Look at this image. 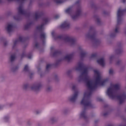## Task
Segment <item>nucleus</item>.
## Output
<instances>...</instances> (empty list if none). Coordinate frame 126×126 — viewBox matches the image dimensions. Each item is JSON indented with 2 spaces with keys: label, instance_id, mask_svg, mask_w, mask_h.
Here are the masks:
<instances>
[{
  "label": "nucleus",
  "instance_id": "6e6552de",
  "mask_svg": "<svg viewBox=\"0 0 126 126\" xmlns=\"http://www.w3.org/2000/svg\"><path fill=\"white\" fill-rule=\"evenodd\" d=\"M14 24L13 23H8L6 24L5 29L7 33H10L12 31H13V29H14Z\"/></svg>",
  "mask_w": 126,
  "mask_h": 126
},
{
  "label": "nucleus",
  "instance_id": "e433bc0d",
  "mask_svg": "<svg viewBox=\"0 0 126 126\" xmlns=\"http://www.w3.org/2000/svg\"><path fill=\"white\" fill-rule=\"evenodd\" d=\"M114 56L112 55L109 58L110 63H112V62H113V60H114Z\"/></svg>",
  "mask_w": 126,
  "mask_h": 126
},
{
  "label": "nucleus",
  "instance_id": "473e14b6",
  "mask_svg": "<svg viewBox=\"0 0 126 126\" xmlns=\"http://www.w3.org/2000/svg\"><path fill=\"white\" fill-rule=\"evenodd\" d=\"M50 69H51V64H48L46 65V71H49Z\"/></svg>",
  "mask_w": 126,
  "mask_h": 126
},
{
  "label": "nucleus",
  "instance_id": "f704fd0d",
  "mask_svg": "<svg viewBox=\"0 0 126 126\" xmlns=\"http://www.w3.org/2000/svg\"><path fill=\"white\" fill-rule=\"evenodd\" d=\"M9 120V116H6L4 117V122H8Z\"/></svg>",
  "mask_w": 126,
  "mask_h": 126
},
{
  "label": "nucleus",
  "instance_id": "052dcab7",
  "mask_svg": "<svg viewBox=\"0 0 126 126\" xmlns=\"http://www.w3.org/2000/svg\"><path fill=\"white\" fill-rule=\"evenodd\" d=\"M56 65H58V62H57Z\"/></svg>",
  "mask_w": 126,
  "mask_h": 126
},
{
  "label": "nucleus",
  "instance_id": "6e6d98bb",
  "mask_svg": "<svg viewBox=\"0 0 126 126\" xmlns=\"http://www.w3.org/2000/svg\"><path fill=\"white\" fill-rule=\"evenodd\" d=\"M122 1L123 3H125V2H126V0H122Z\"/></svg>",
  "mask_w": 126,
  "mask_h": 126
},
{
  "label": "nucleus",
  "instance_id": "f3484780",
  "mask_svg": "<svg viewBox=\"0 0 126 126\" xmlns=\"http://www.w3.org/2000/svg\"><path fill=\"white\" fill-rule=\"evenodd\" d=\"M70 27L69 23L68 22L65 21L64 23H63L61 25V28H62V29H68Z\"/></svg>",
  "mask_w": 126,
  "mask_h": 126
},
{
  "label": "nucleus",
  "instance_id": "1a4fd4ad",
  "mask_svg": "<svg viewBox=\"0 0 126 126\" xmlns=\"http://www.w3.org/2000/svg\"><path fill=\"white\" fill-rule=\"evenodd\" d=\"M78 92L76 91L74 93L70 96L68 98V100L69 102H71L72 103H74L76 102V100H77V97H78Z\"/></svg>",
  "mask_w": 126,
  "mask_h": 126
},
{
  "label": "nucleus",
  "instance_id": "7c9ffc66",
  "mask_svg": "<svg viewBox=\"0 0 126 126\" xmlns=\"http://www.w3.org/2000/svg\"><path fill=\"white\" fill-rule=\"evenodd\" d=\"M110 113H111V110H109L108 112H104L103 114V117H107V116L110 115Z\"/></svg>",
  "mask_w": 126,
  "mask_h": 126
},
{
  "label": "nucleus",
  "instance_id": "9d476101",
  "mask_svg": "<svg viewBox=\"0 0 126 126\" xmlns=\"http://www.w3.org/2000/svg\"><path fill=\"white\" fill-rule=\"evenodd\" d=\"M25 41V38L22 36H20L18 39H16L13 41V44L12 45V49L15 50L16 49V47H17V45L19 42H24Z\"/></svg>",
  "mask_w": 126,
  "mask_h": 126
},
{
  "label": "nucleus",
  "instance_id": "13d9d810",
  "mask_svg": "<svg viewBox=\"0 0 126 126\" xmlns=\"http://www.w3.org/2000/svg\"><path fill=\"white\" fill-rule=\"evenodd\" d=\"M13 105V103H11V104H10V106H12Z\"/></svg>",
  "mask_w": 126,
  "mask_h": 126
},
{
  "label": "nucleus",
  "instance_id": "864d4df0",
  "mask_svg": "<svg viewBox=\"0 0 126 126\" xmlns=\"http://www.w3.org/2000/svg\"><path fill=\"white\" fill-rule=\"evenodd\" d=\"M98 122H99V121H98V120H95V121H94V123H95V124H97V123H98Z\"/></svg>",
  "mask_w": 126,
  "mask_h": 126
},
{
  "label": "nucleus",
  "instance_id": "de8ad7c7",
  "mask_svg": "<svg viewBox=\"0 0 126 126\" xmlns=\"http://www.w3.org/2000/svg\"><path fill=\"white\" fill-rule=\"evenodd\" d=\"M80 3V0H78L76 2V4H79Z\"/></svg>",
  "mask_w": 126,
  "mask_h": 126
},
{
  "label": "nucleus",
  "instance_id": "423d86ee",
  "mask_svg": "<svg viewBox=\"0 0 126 126\" xmlns=\"http://www.w3.org/2000/svg\"><path fill=\"white\" fill-rule=\"evenodd\" d=\"M18 14L13 16V19L16 21H19L22 19V15H27V12L25 10L23 6L20 4L18 9Z\"/></svg>",
  "mask_w": 126,
  "mask_h": 126
},
{
  "label": "nucleus",
  "instance_id": "9b49d317",
  "mask_svg": "<svg viewBox=\"0 0 126 126\" xmlns=\"http://www.w3.org/2000/svg\"><path fill=\"white\" fill-rule=\"evenodd\" d=\"M81 14V7L80 6L78 7L76 11L75 14L72 16V19L73 20H76L80 16Z\"/></svg>",
  "mask_w": 126,
  "mask_h": 126
},
{
  "label": "nucleus",
  "instance_id": "603ef678",
  "mask_svg": "<svg viewBox=\"0 0 126 126\" xmlns=\"http://www.w3.org/2000/svg\"><path fill=\"white\" fill-rule=\"evenodd\" d=\"M108 107V105H107V104H105V105H104V108H107V107Z\"/></svg>",
  "mask_w": 126,
  "mask_h": 126
},
{
  "label": "nucleus",
  "instance_id": "4468645a",
  "mask_svg": "<svg viewBox=\"0 0 126 126\" xmlns=\"http://www.w3.org/2000/svg\"><path fill=\"white\" fill-rule=\"evenodd\" d=\"M60 54L61 52L59 51V50H55L54 47L51 48V55H52L53 57H57V56H58V55Z\"/></svg>",
  "mask_w": 126,
  "mask_h": 126
},
{
  "label": "nucleus",
  "instance_id": "0eeeda50",
  "mask_svg": "<svg viewBox=\"0 0 126 126\" xmlns=\"http://www.w3.org/2000/svg\"><path fill=\"white\" fill-rule=\"evenodd\" d=\"M43 87V84L41 82H36L31 87V89L34 92H39Z\"/></svg>",
  "mask_w": 126,
  "mask_h": 126
},
{
  "label": "nucleus",
  "instance_id": "f257e3e1",
  "mask_svg": "<svg viewBox=\"0 0 126 126\" xmlns=\"http://www.w3.org/2000/svg\"><path fill=\"white\" fill-rule=\"evenodd\" d=\"M75 70L77 71H82V73L77 78V81L79 83L81 82H85L88 89L84 93V97L81 101V104L84 106V109L82 111L80 118H82L85 121L88 120L87 114H86V110L89 108H93V104L91 103V95L93 92L97 88L98 85H105L108 82L109 80L105 79L102 81L100 73L97 70H94V80L92 81L90 80L89 76H88V67H86L83 63L80 62L78 64L74 67Z\"/></svg>",
  "mask_w": 126,
  "mask_h": 126
},
{
  "label": "nucleus",
  "instance_id": "412c9836",
  "mask_svg": "<svg viewBox=\"0 0 126 126\" xmlns=\"http://www.w3.org/2000/svg\"><path fill=\"white\" fill-rule=\"evenodd\" d=\"M45 91L47 93H51L53 91V88L50 85H47L45 88Z\"/></svg>",
  "mask_w": 126,
  "mask_h": 126
},
{
  "label": "nucleus",
  "instance_id": "37998d69",
  "mask_svg": "<svg viewBox=\"0 0 126 126\" xmlns=\"http://www.w3.org/2000/svg\"><path fill=\"white\" fill-rule=\"evenodd\" d=\"M60 18V15H55V16H54V18L55 19H58V18Z\"/></svg>",
  "mask_w": 126,
  "mask_h": 126
},
{
  "label": "nucleus",
  "instance_id": "c9c22d12",
  "mask_svg": "<svg viewBox=\"0 0 126 126\" xmlns=\"http://www.w3.org/2000/svg\"><path fill=\"white\" fill-rule=\"evenodd\" d=\"M97 57V54L94 53L91 56V59H94Z\"/></svg>",
  "mask_w": 126,
  "mask_h": 126
},
{
  "label": "nucleus",
  "instance_id": "a878e982",
  "mask_svg": "<svg viewBox=\"0 0 126 126\" xmlns=\"http://www.w3.org/2000/svg\"><path fill=\"white\" fill-rule=\"evenodd\" d=\"M94 17L95 21L97 22V24H98V25H100L101 21L100 20L99 17H98V16H97V15H95V16H94Z\"/></svg>",
  "mask_w": 126,
  "mask_h": 126
},
{
  "label": "nucleus",
  "instance_id": "20e7f679",
  "mask_svg": "<svg viewBox=\"0 0 126 126\" xmlns=\"http://www.w3.org/2000/svg\"><path fill=\"white\" fill-rule=\"evenodd\" d=\"M52 35L55 40H63L64 42L69 43L71 47H73L76 45V39L67 35H55V32H53Z\"/></svg>",
  "mask_w": 126,
  "mask_h": 126
},
{
  "label": "nucleus",
  "instance_id": "5fc2aeb1",
  "mask_svg": "<svg viewBox=\"0 0 126 126\" xmlns=\"http://www.w3.org/2000/svg\"><path fill=\"white\" fill-rule=\"evenodd\" d=\"M103 14H107V12L106 11H103Z\"/></svg>",
  "mask_w": 126,
  "mask_h": 126
},
{
  "label": "nucleus",
  "instance_id": "c85d7f7f",
  "mask_svg": "<svg viewBox=\"0 0 126 126\" xmlns=\"http://www.w3.org/2000/svg\"><path fill=\"white\" fill-rule=\"evenodd\" d=\"M34 47L36 49H39V48H41V47H42V46H41V45H40V44H39V43L38 42L35 41L34 43Z\"/></svg>",
  "mask_w": 126,
  "mask_h": 126
},
{
  "label": "nucleus",
  "instance_id": "c756f323",
  "mask_svg": "<svg viewBox=\"0 0 126 126\" xmlns=\"http://www.w3.org/2000/svg\"><path fill=\"white\" fill-rule=\"evenodd\" d=\"M54 1H55L57 4H61V3H63V2H64L63 0H54Z\"/></svg>",
  "mask_w": 126,
  "mask_h": 126
},
{
  "label": "nucleus",
  "instance_id": "58836bf2",
  "mask_svg": "<svg viewBox=\"0 0 126 126\" xmlns=\"http://www.w3.org/2000/svg\"><path fill=\"white\" fill-rule=\"evenodd\" d=\"M72 90H73L74 91H75V90H76V86H75V85H73L72 86Z\"/></svg>",
  "mask_w": 126,
  "mask_h": 126
},
{
  "label": "nucleus",
  "instance_id": "2eb2a0df",
  "mask_svg": "<svg viewBox=\"0 0 126 126\" xmlns=\"http://www.w3.org/2000/svg\"><path fill=\"white\" fill-rule=\"evenodd\" d=\"M0 43L1 44H3V46L4 47H7V46L8 45V41L6 40V39H5V38L2 36L0 37Z\"/></svg>",
  "mask_w": 126,
  "mask_h": 126
},
{
  "label": "nucleus",
  "instance_id": "79ce46f5",
  "mask_svg": "<svg viewBox=\"0 0 126 126\" xmlns=\"http://www.w3.org/2000/svg\"><path fill=\"white\" fill-rule=\"evenodd\" d=\"M18 1H20L21 4H22L24 1H25V0H17Z\"/></svg>",
  "mask_w": 126,
  "mask_h": 126
},
{
  "label": "nucleus",
  "instance_id": "dca6fc26",
  "mask_svg": "<svg viewBox=\"0 0 126 126\" xmlns=\"http://www.w3.org/2000/svg\"><path fill=\"white\" fill-rule=\"evenodd\" d=\"M73 57V53L67 54L63 58V60H64L65 61H67V62H69L72 59Z\"/></svg>",
  "mask_w": 126,
  "mask_h": 126
},
{
  "label": "nucleus",
  "instance_id": "09e8293b",
  "mask_svg": "<svg viewBox=\"0 0 126 126\" xmlns=\"http://www.w3.org/2000/svg\"><path fill=\"white\" fill-rule=\"evenodd\" d=\"M70 73H71V71L69 70V71H67L68 75H69V74H70Z\"/></svg>",
  "mask_w": 126,
  "mask_h": 126
},
{
  "label": "nucleus",
  "instance_id": "72a5a7b5",
  "mask_svg": "<svg viewBox=\"0 0 126 126\" xmlns=\"http://www.w3.org/2000/svg\"><path fill=\"white\" fill-rule=\"evenodd\" d=\"M53 78H54V79H55V80H56V81H58V80H59V75H54Z\"/></svg>",
  "mask_w": 126,
  "mask_h": 126
},
{
  "label": "nucleus",
  "instance_id": "680f3d73",
  "mask_svg": "<svg viewBox=\"0 0 126 126\" xmlns=\"http://www.w3.org/2000/svg\"><path fill=\"white\" fill-rule=\"evenodd\" d=\"M0 2H1V0H0Z\"/></svg>",
  "mask_w": 126,
  "mask_h": 126
},
{
  "label": "nucleus",
  "instance_id": "c03bdc74",
  "mask_svg": "<svg viewBox=\"0 0 126 126\" xmlns=\"http://www.w3.org/2000/svg\"><path fill=\"white\" fill-rule=\"evenodd\" d=\"M40 112H41L40 111H39V110H36L35 111V113H36V115H38V114H40Z\"/></svg>",
  "mask_w": 126,
  "mask_h": 126
},
{
  "label": "nucleus",
  "instance_id": "39448f33",
  "mask_svg": "<svg viewBox=\"0 0 126 126\" xmlns=\"http://www.w3.org/2000/svg\"><path fill=\"white\" fill-rule=\"evenodd\" d=\"M49 21V19L47 17L43 18V23L40 26H38L36 27V30L41 32L40 34V38L42 41L43 44H45V40H46V33L44 32H42L44 30V26Z\"/></svg>",
  "mask_w": 126,
  "mask_h": 126
},
{
  "label": "nucleus",
  "instance_id": "f8f14e48",
  "mask_svg": "<svg viewBox=\"0 0 126 126\" xmlns=\"http://www.w3.org/2000/svg\"><path fill=\"white\" fill-rule=\"evenodd\" d=\"M115 54L116 55H121L124 53V50H123V48L122 47V43H119L117 44V46L115 51Z\"/></svg>",
  "mask_w": 126,
  "mask_h": 126
},
{
  "label": "nucleus",
  "instance_id": "a19ab883",
  "mask_svg": "<svg viewBox=\"0 0 126 126\" xmlns=\"http://www.w3.org/2000/svg\"><path fill=\"white\" fill-rule=\"evenodd\" d=\"M28 59H29L30 60L31 59H32V54H30L28 55Z\"/></svg>",
  "mask_w": 126,
  "mask_h": 126
},
{
  "label": "nucleus",
  "instance_id": "8fccbe9b",
  "mask_svg": "<svg viewBox=\"0 0 126 126\" xmlns=\"http://www.w3.org/2000/svg\"><path fill=\"white\" fill-rule=\"evenodd\" d=\"M31 125H32L31 122H30L29 121V122H28V126H31Z\"/></svg>",
  "mask_w": 126,
  "mask_h": 126
},
{
  "label": "nucleus",
  "instance_id": "7ed1b4c3",
  "mask_svg": "<svg viewBox=\"0 0 126 126\" xmlns=\"http://www.w3.org/2000/svg\"><path fill=\"white\" fill-rule=\"evenodd\" d=\"M85 37L87 39H90L94 47L98 46L101 43V40L96 38V32L94 27L90 28L89 32L86 34Z\"/></svg>",
  "mask_w": 126,
  "mask_h": 126
},
{
  "label": "nucleus",
  "instance_id": "ea45409f",
  "mask_svg": "<svg viewBox=\"0 0 126 126\" xmlns=\"http://www.w3.org/2000/svg\"><path fill=\"white\" fill-rule=\"evenodd\" d=\"M97 101H98L99 102H102L103 101V99L101 98V97H97L96 98Z\"/></svg>",
  "mask_w": 126,
  "mask_h": 126
},
{
  "label": "nucleus",
  "instance_id": "a211bd4d",
  "mask_svg": "<svg viewBox=\"0 0 126 126\" xmlns=\"http://www.w3.org/2000/svg\"><path fill=\"white\" fill-rule=\"evenodd\" d=\"M58 122V119L57 117H52L49 120V123L51 124L52 125H54V124H56Z\"/></svg>",
  "mask_w": 126,
  "mask_h": 126
},
{
  "label": "nucleus",
  "instance_id": "b1692460",
  "mask_svg": "<svg viewBox=\"0 0 126 126\" xmlns=\"http://www.w3.org/2000/svg\"><path fill=\"white\" fill-rule=\"evenodd\" d=\"M87 56V53L85 51H82L80 53L81 60H83Z\"/></svg>",
  "mask_w": 126,
  "mask_h": 126
},
{
  "label": "nucleus",
  "instance_id": "4d7b16f0",
  "mask_svg": "<svg viewBox=\"0 0 126 126\" xmlns=\"http://www.w3.org/2000/svg\"><path fill=\"white\" fill-rule=\"evenodd\" d=\"M8 0V1H11L12 0Z\"/></svg>",
  "mask_w": 126,
  "mask_h": 126
},
{
  "label": "nucleus",
  "instance_id": "2f4dec72",
  "mask_svg": "<svg viewBox=\"0 0 126 126\" xmlns=\"http://www.w3.org/2000/svg\"><path fill=\"white\" fill-rule=\"evenodd\" d=\"M71 9H72V7H69L65 10L66 13H70V12L71 11Z\"/></svg>",
  "mask_w": 126,
  "mask_h": 126
},
{
  "label": "nucleus",
  "instance_id": "393cba45",
  "mask_svg": "<svg viewBox=\"0 0 126 126\" xmlns=\"http://www.w3.org/2000/svg\"><path fill=\"white\" fill-rule=\"evenodd\" d=\"M32 25V22H28L26 25H25L24 29L25 30H28Z\"/></svg>",
  "mask_w": 126,
  "mask_h": 126
},
{
  "label": "nucleus",
  "instance_id": "5701e85b",
  "mask_svg": "<svg viewBox=\"0 0 126 126\" xmlns=\"http://www.w3.org/2000/svg\"><path fill=\"white\" fill-rule=\"evenodd\" d=\"M42 14H43L42 12H36L34 15V19H35V20H37V19H39Z\"/></svg>",
  "mask_w": 126,
  "mask_h": 126
},
{
  "label": "nucleus",
  "instance_id": "f03ea898",
  "mask_svg": "<svg viewBox=\"0 0 126 126\" xmlns=\"http://www.w3.org/2000/svg\"><path fill=\"white\" fill-rule=\"evenodd\" d=\"M120 89H121L120 84H111L107 89L106 93L110 98H111V99H118L120 101V104H123L126 99V94L124 93L120 94Z\"/></svg>",
  "mask_w": 126,
  "mask_h": 126
},
{
  "label": "nucleus",
  "instance_id": "6ab92c4d",
  "mask_svg": "<svg viewBox=\"0 0 126 126\" xmlns=\"http://www.w3.org/2000/svg\"><path fill=\"white\" fill-rule=\"evenodd\" d=\"M16 59V54L15 53H14L13 54H11L9 58V62L11 63H12Z\"/></svg>",
  "mask_w": 126,
  "mask_h": 126
},
{
  "label": "nucleus",
  "instance_id": "49530a36",
  "mask_svg": "<svg viewBox=\"0 0 126 126\" xmlns=\"http://www.w3.org/2000/svg\"><path fill=\"white\" fill-rule=\"evenodd\" d=\"M40 77H44V76H45V75L43 73H40Z\"/></svg>",
  "mask_w": 126,
  "mask_h": 126
},
{
  "label": "nucleus",
  "instance_id": "4be33fe9",
  "mask_svg": "<svg viewBox=\"0 0 126 126\" xmlns=\"http://www.w3.org/2000/svg\"><path fill=\"white\" fill-rule=\"evenodd\" d=\"M19 68V67L18 66H13L11 67V71L12 72H17L18 71V69Z\"/></svg>",
  "mask_w": 126,
  "mask_h": 126
},
{
  "label": "nucleus",
  "instance_id": "cd10ccee",
  "mask_svg": "<svg viewBox=\"0 0 126 126\" xmlns=\"http://www.w3.org/2000/svg\"><path fill=\"white\" fill-rule=\"evenodd\" d=\"M109 75H114V74H115V71L114 70V69L112 68L109 69Z\"/></svg>",
  "mask_w": 126,
  "mask_h": 126
},
{
  "label": "nucleus",
  "instance_id": "ddd939ff",
  "mask_svg": "<svg viewBox=\"0 0 126 126\" xmlns=\"http://www.w3.org/2000/svg\"><path fill=\"white\" fill-rule=\"evenodd\" d=\"M23 71L28 73L30 78H32V77H33V75L34 74V73L31 72V70H30V69H29V66H28V65H26L25 66Z\"/></svg>",
  "mask_w": 126,
  "mask_h": 126
},
{
  "label": "nucleus",
  "instance_id": "aec40b11",
  "mask_svg": "<svg viewBox=\"0 0 126 126\" xmlns=\"http://www.w3.org/2000/svg\"><path fill=\"white\" fill-rule=\"evenodd\" d=\"M97 62L101 66H104V65H105V59H104V58L97 60Z\"/></svg>",
  "mask_w": 126,
  "mask_h": 126
},
{
  "label": "nucleus",
  "instance_id": "a18cd8bd",
  "mask_svg": "<svg viewBox=\"0 0 126 126\" xmlns=\"http://www.w3.org/2000/svg\"><path fill=\"white\" fill-rule=\"evenodd\" d=\"M121 61H118L117 63H116V64H117V65H119V64H120V63H121Z\"/></svg>",
  "mask_w": 126,
  "mask_h": 126
},
{
  "label": "nucleus",
  "instance_id": "bf43d9fd",
  "mask_svg": "<svg viewBox=\"0 0 126 126\" xmlns=\"http://www.w3.org/2000/svg\"><path fill=\"white\" fill-rule=\"evenodd\" d=\"M37 69H38V70L39 71V70H40V68H37Z\"/></svg>",
  "mask_w": 126,
  "mask_h": 126
},
{
  "label": "nucleus",
  "instance_id": "4c0bfd02",
  "mask_svg": "<svg viewBox=\"0 0 126 126\" xmlns=\"http://www.w3.org/2000/svg\"><path fill=\"white\" fill-rule=\"evenodd\" d=\"M26 56V53L25 52H23L21 55V59H23V58H24V57H25Z\"/></svg>",
  "mask_w": 126,
  "mask_h": 126
},
{
  "label": "nucleus",
  "instance_id": "3c124183",
  "mask_svg": "<svg viewBox=\"0 0 126 126\" xmlns=\"http://www.w3.org/2000/svg\"><path fill=\"white\" fill-rule=\"evenodd\" d=\"M2 108H3V106L0 105V110H1V109H2Z\"/></svg>",
  "mask_w": 126,
  "mask_h": 126
},
{
  "label": "nucleus",
  "instance_id": "bb28decb",
  "mask_svg": "<svg viewBox=\"0 0 126 126\" xmlns=\"http://www.w3.org/2000/svg\"><path fill=\"white\" fill-rule=\"evenodd\" d=\"M29 87H30V86H29V84L27 83L24 84L22 86V88L24 90H27Z\"/></svg>",
  "mask_w": 126,
  "mask_h": 126
}]
</instances>
